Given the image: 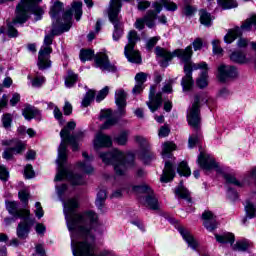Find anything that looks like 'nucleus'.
Listing matches in <instances>:
<instances>
[{"label": "nucleus", "instance_id": "obj_1", "mask_svg": "<svg viewBox=\"0 0 256 256\" xmlns=\"http://www.w3.org/2000/svg\"><path fill=\"white\" fill-rule=\"evenodd\" d=\"M67 191V185H56V192L63 203V212L66 225L70 231L72 253L74 256H117L111 250H104L95 254V235L93 229L97 225V214L93 211L77 213L79 200L71 198L65 202L63 195Z\"/></svg>", "mask_w": 256, "mask_h": 256}, {"label": "nucleus", "instance_id": "obj_2", "mask_svg": "<svg viewBox=\"0 0 256 256\" xmlns=\"http://www.w3.org/2000/svg\"><path fill=\"white\" fill-rule=\"evenodd\" d=\"M61 11H63V3L60 1H56L50 10V16L53 21V28L51 30V35H46L44 37V44L41 47L38 54V68L40 70L49 69L51 67V60L49 57L51 53H53V37L55 35H61V33H65L71 29V25H73V15L76 21H80L83 16V2H73L72 8L67 10L59 21V15H61Z\"/></svg>", "mask_w": 256, "mask_h": 256}, {"label": "nucleus", "instance_id": "obj_3", "mask_svg": "<svg viewBox=\"0 0 256 256\" xmlns=\"http://www.w3.org/2000/svg\"><path fill=\"white\" fill-rule=\"evenodd\" d=\"M155 54L157 57L163 59L160 61L161 67H168L169 61H171L173 57H178V59H180V63L184 65L185 73V76L181 81L184 93L193 89V85L195 84L193 81V71H201L200 76L196 80V84L199 89H205V87L209 85V66L207 65V62L195 64L191 61V57H193V47L187 46L185 49H176L171 53L165 48L157 46L155 48Z\"/></svg>", "mask_w": 256, "mask_h": 256}, {"label": "nucleus", "instance_id": "obj_4", "mask_svg": "<svg viewBox=\"0 0 256 256\" xmlns=\"http://www.w3.org/2000/svg\"><path fill=\"white\" fill-rule=\"evenodd\" d=\"M75 127H77L75 121H70L60 131L62 141L58 148V156L56 159L58 172L54 181H63V179H68L72 185H84L85 179L82 175L73 174L65 168V163H67V144L65 142L67 141L72 145L73 151H77L79 149V141H83V137H85L84 132H78L75 135H71L75 130Z\"/></svg>", "mask_w": 256, "mask_h": 256}, {"label": "nucleus", "instance_id": "obj_5", "mask_svg": "<svg viewBox=\"0 0 256 256\" xmlns=\"http://www.w3.org/2000/svg\"><path fill=\"white\" fill-rule=\"evenodd\" d=\"M37 3H41V0H21L16 7V18L11 23H8V37H17L19 35L17 29L13 26L17 25V23H25L28 13H33L35 20L40 21L41 17H43V9Z\"/></svg>", "mask_w": 256, "mask_h": 256}, {"label": "nucleus", "instance_id": "obj_6", "mask_svg": "<svg viewBox=\"0 0 256 256\" xmlns=\"http://www.w3.org/2000/svg\"><path fill=\"white\" fill-rule=\"evenodd\" d=\"M105 165H113L116 175H125L129 167H133L135 163V155L133 153H123L118 149H113L111 152L100 153Z\"/></svg>", "mask_w": 256, "mask_h": 256}, {"label": "nucleus", "instance_id": "obj_7", "mask_svg": "<svg viewBox=\"0 0 256 256\" xmlns=\"http://www.w3.org/2000/svg\"><path fill=\"white\" fill-rule=\"evenodd\" d=\"M199 101H201V98H199V96H196L194 103L192 104V107L188 110L187 114V121L189 125L194 129L192 135H190L188 139L189 149H193L196 145H199L201 141H203V134L199 129V125H201Z\"/></svg>", "mask_w": 256, "mask_h": 256}, {"label": "nucleus", "instance_id": "obj_8", "mask_svg": "<svg viewBox=\"0 0 256 256\" xmlns=\"http://www.w3.org/2000/svg\"><path fill=\"white\" fill-rule=\"evenodd\" d=\"M121 0H110L108 8V18L110 23L114 26L113 41H119L123 37V24H121Z\"/></svg>", "mask_w": 256, "mask_h": 256}, {"label": "nucleus", "instance_id": "obj_9", "mask_svg": "<svg viewBox=\"0 0 256 256\" xmlns=\"http://www.w3.org/2000/svg\"><path fill=\"white\" fill-rule=\"evenodd\" d=\"M128 44L124 47V55L129 63H141V54L135 49L138 41H141L137 31L131 30L128 33Z\"/></svg>", "mask_w": 256, "mask_h": 256}, {"label": "nucleus", "instance_id": "obj_10", "mask_svg": "<svg viewBox=\"0 0 256 256\" xmlns=\"http://www.w3.org/2000/svg\"><path fill=\"white\" fill-rule=\"evenodd\" d=\"M253 25L256 26V15H252L250 18L246 19L240 28L239 26H236L230 29L224 36L225 43H233L237 37H241V35H243V31H251V27H253Z\"/></svg>", "mask_w": 256, "mask_h": 256}, {"label": "nucleus", "instance_id": "obj_11", "mask_svg": "<svg viewBox=\"0 0 256 256\" xmlns=\"http://www.w3.org/2000/svg\"><path fill=\"white\" fill-rule=\"evenodd\" d=\"M153 8L155 11H149L143 18L136 19V22L134 23L135 29L143 31V29H145V25H147L149 29H153V27H155V17H157V13H161L163 7L159 2H156L153 4Z\"/></svg>", "mask_w": 256, "mask_h": 256}, {"label": "nucleus", "instance_id": "obj_12", "mask_svg": "<svg viewBox=\"0 0 256 256\" xmlns=\"http://www.w3.org/2000/svg\"><path fill=\"white\" fill-rule=\"evenodd\" d=\"M197 163L203 171H216L218 173H223V170L215 160L213 156H211L207 152H200Z\"/></svg>", "mask_w": 256, "mask_h": 256}, {"label": "nucleus", "instance_id": "obj_13", "mask_svg": "<svg viewBox=\"0 0 256 256\" xmlns=\"http://www.w3.org/2000/svg\"><path fill=\"white\" fill-rule=\"evenodd\" d=\"M2 145H8L9 148H7L3 152V159H6V161H10V159H13V155H19L22 151H25V143H23L21 140H4L2 141Z\"/></svg>", "mask_w": 256, "mask_h": 256}, {"label": "nucleus", "instance_id": "obj_14", "mask_svg": "<svg viewBox=\"0 0 256 256\" xmlns=\"http://www.w3.org/2000/svg\"><path fill=\"white\" fill-rule=\"evenodd\" d=\"M132 190L134 191V193H147L148 196L145 199V205H147V207H149L153 211L159 209L157 198L153 196V190L151 189V187H149V185L144 184L141 186H133Z\"/></svg>", "mask_w": 256, "mask_h": 256}, {"label": "nucleus", "instance_id": "obj_15", "mask_svg": "<svg viewBox=\"0 0 256 256\" xmlns=\"http://www.w3.org/2000/svg\"><path fill=\"white\" fill-rule=\"evenodd\" d=\"M94 63L104 73H115L117 71V67L109 61V56L103 52H99L94 56Z\"/></svg>", "mask_w": 256, "mask_h": 256}, {"label": "nucleus", "instance_id": "obj_16", "mask_svg": "<svg viewBox=\"0 0 256 256\" xmlns=\"http://www.w3.org/2000/svg\"><path fill=\"white\" fill-rule=\"evenodd\" d=\"M239 75L237 68L232 65L220 64L218 66V81L220 83H227L229 79H235Z\"/></svg>", "mask_w": 256, "mask_h": 256}, {"label": "nucleus", "instance_id": "obj_17", "mask_svg": "<svg viewBox=\"0 0 256 256\" xmlns=\"http://www.w3.org/2000/svg\"><path fill=\"white\" fill-rule=\"evenodd\" d=\"M115 103L117 105L118 117H125V107H127V93L125 90L119 89L115 92Z\"/></svg>", "mask_w": 256, "mask_h": 256}, {"label": "nucleus", "instance_id": "obj_18", "mask_svg": "<svg viewBox=\"0 0 256 256\" xmlns=\"http://www.w3.org/2000/svg\"><path fill=\"white\" fill-rule=\"evenodd\" d=\"M34 223V219L31 220L29 216H24V220L18 224L16 229L17 237L19 239H27V237H29V232L31 231V226Z\"/></svg>", "mask_w": 256, "mask_h": 256}, {"label": "nucleus", "instance_id": "obj_19", "mask_svg": "<svg viewBox=\"0 0 256 256\" xmlns=\"http://www.w3.org/2000/svg\"><path fill=\"white\" fill-rule=\"evenodd\" d=\"M6 209L8 213L14 217V219H23V217H29L31 213L28 209L19 208V204L17 202H6Z\"/></svg>", "mask_w": 256, "mask_h": 256}, {"label": "nucleus", "instance_id": "obj_20", "mask_svg": "<svg viewBox=\"0 0 256 256\" xmlns=\"http://www.w3.org/2000/svg\"><path fill=\"white\" fill-rule=\"evenodd\" d=\"M163 104V98L161 94L155 96V86L150 87L149 101L147 102L148 108L152 113H155L159 107Z\"/></svg>", "mask_w": 256, "mask_h": 256}, {"label": "nucleus", "instance_id": "obj_21", "mask_svg": "<svg viewBox=\"0 0 256 256\" xmlns=\"http://www.w3.org/2000/svg\"><path fill=\"white\" fill-rule=\"evenodd\" d=\"M93 145L94 149L97 151L103 147H111V145H113V140L111 139V136L99 132L94 138Z\"/></svg>", "mask_w": 256, "mask_h": 256}, {"label": "nucleus", "instance_id": "obj_22", "mask_svg": "<svg viewBox=\"0 0 256 256\" xmlns=\"http://www.w3.org/2000/svg\"><path fill=\"white\" fill-rule=\"evenodd\" d=\"M202 219L204 221V227L207 231H215L217 229V216L213 212L206 210L202 214Z\"/></svg>", "mask_w": 256, "mask_h": 256}, {"label": "nucleus", "instance_id": "obj_23", "mask_svg": "<svg viewBox=\"0 0 256 256\" xmlns=\"http://www.w3.org/2000/svg\"><path fill=\"white\" fill-rule=\"evenodd\" d=\"M82 157H84V161L77 164V169L86 173V175H91L94 171V168L91 165V163H93V156H89L87 152H83Z\"/></svg>", "mask_w": 256, "mask_h": 256}, {"label": "nucleus", "instance_id": "obj_24", "mask_svg": "<svg viewBox=\"0 0 256 256\" xmlns=\"http://www.w3.org/2000/svg\"><path fill=\"white\" fill-rule=\"evenodd\" d=\"M178 231L182 236V238L184 239V241L187 243L188 247H190V249H193V251H197V247H199V243L197 242L195 237H193V234H191L189 230L183 227H179Z\"/></svg>", "mask_w": 256, "mask_h": 256}, {"label": "nucleus", "instance_id": "obj_25", "mask_svg": "<svg viewBox=\"0 0 256 256\" xmlns=\"http://www.w3.org/2000/svg\"><path fill=\"white\" fill-rule=\"evenodd\" d=\"M22 115L27 121H31V119H37L38 121H41V111L35 108V106L26 105Z\"/></svg>", "mask_w": 256, "mask_h": 256}, {"label": "nucleus", "instance_id": "obj_26", "mask_svg": "<svg viewBox=\"0 0 256 256\" xmlns=\"http://www.w3.org/2000/svg\"><path fill=\"white\" fill-rule=\"evenodd\" d=\"M244 209H245L246 217L243 219V224L245 225L248 219H255L256 203L251 199L246 200Z\"/></svg>", "mask_w": 256, "mask_h": 256}, {"label": "nucleus", "instance_id": "obj_27", "mask_svg": "<svg viewBox=\"0 0 256 256\" xmlns=\"http://www.w3.org/2000/svg\"><path fill=\"white\" fill-rule=\"evenodd\" d=\"M173 177H175V170H173V164H171V162L169 161H166L160 181L161 183H169V181H173Z\"/></svg>", "mask_w": 256, "mask_h": 256}, {"label": "nucleus", "instance_id": "obj_28", "mask_svg": "<svg viewBox=\"0 0 256 256\" xmlns=\"http://www.w3.org/2000/svg\"><path fill=\"white\" fill-rule=\"evenodd\" d=\"M100 119H106L104 124L101 126V129H109L110 127H113L115 123H117V119L113 117V111L111 110L103 111L100 115Z\"/></svg>", "mask_w": 256, "mask_h": 256}, {"label": "nucleus", "instance_id": "obj_29", "mask_svg": "<svg viewBox=\"0 0 256 256\" xmlns=\"http://www.w3.org/2000/svg\"><path fill=\"white\" fill-rule=\"evenodd\" d=\"M230 60L239 65H247V63H251V58H248L247 55L241 51L233 52L230 55Z\"/></svg>", "mask_w": 256, "mask_h": 256}, {"label": "nucleus", "instance_id": "obj_30", "mask_svg": "<svg viewBox=\"0 0 256 256\" xmlns=\"http://www.w3.org/2000/svg\"><path fill=\"white\" fill-rule=\"evenodd\" d=\"M215 239L218 243H229L233 245L235 243V235L231 232H224L222 234H215Z\"/></svg>", "mask_w": 256, "mask_h": 256}, {"label": "nucleus", "instance_id": "obj_31", "mask_svg": "<svg viewBox=\"0 0 256 256\" xmlns=\"http://www.w3.org/2000/svg\"><path fill=\"white\" fill-rule=\"evenodd\" d=\"M175 149H177V146L175 145V143L173 142H165L162 145V158L163 159H169L171 158V153H173V151H175Z\"/></svg>", "mask_w": 256, "mask_h": 256}, {"label": "nucleus", "instance_id": "obj_32", "mask_svg": "<svg viewBox=\"0 0 256 256\" xmlns=\"http://www.w3.org/2000/svg\"><path fill=\"white\" fill-rule=\"evenodd\" d=\"M199 15L201 24L205 25V27H211L213 24V17H211V14L205 10H200Z\"/></svg>", "mask_w": 256, "mask_h": 256}, {"label": "nucleus", "instance_id": "obj_33", "mask_svg": "<svg viewBox=\"0 0 256 256\" xmlns=\"http://www.w3.org/2000/svg\"><path fill=\"white\" fill-rule=\"evenodd\" d=\"M177 173L180 177H189L191 175V168L187 165V162L182 161L177 168Z\"/></svg>", "mask_w": 256, "mask_h": 256}, {"label": "nucleus", "instance_id": "obj_34", "mask_svg": "<svg viewBox=\"0 0 256 256\" xmlns=\"http://www.w3.org/2000/svg\"><path fill=\"white\" fill-rule=\"evenodd\" d=\"M175 195L180 199H189V190L183 186V182L175 189Z\"/></svg>", "mask_w": 256, "mask_h": 256}, {"label": "nucleus", "instance_id": "obj_35", "mask_svg": "<svg viewBox=\"0 0 256 256\" xmlns=\"http://www.w3.org/2000/svg\"><path fill=\"white\" fill-rule=\"evenodd\" d=\"M28 79L31 81V85L34 88L42 87L45 83V76L37 74L33 79H31V75H28Z\"/></svg>", "mask_w": 256, "mask_h": 256}, {"label": "nucleus", "instance_id": "obj_36", "mask_svg": "<svg viewBox=\"0 0 256 256\" xmlns=\"http://www.w3.org/2000/svg\"><path fill=\"white\" fill-rule=\"evenodd\" d=\"M77 83V74H75L73 71H68L67 77L65 79V86L68 89H71L73 85Z\"/></svg>", "mask_w": 256, "mask_h": 256}, {"label": "nucleus", "instance_id": "obj_37", "mask_svg": "<svg viewBox=\"0 0 256 256\" xmlns=\"http://www.w3.org/2000/svg\"><path fill=\"white\" fill-rule=\"evenodd\" d=\"M94 56L95 52L91 49H82L80 51V60L82 61V63H85V61H91Z\"/></svg>", "mask_w": 256, "mask_h": 256}, {"label": "nucleus", "instance_id": "obj_38", "mask_svg": "<svg viewBox=\"0 0 256 256\" xmlns=\"http://www.w3.org/2000/svg\"><path fill=\"white\" fill-rule=\"evenodd\" d=\"M95 99V91L90 90L86 93L82 100V107H89L91 103H93V100Z\"/></svg>", "mask_w": 256, "mask_h": 256}, {"label": "nucleus", "instance_id": "obj_39", "mask_svg": "<svg viewBox=\"0 0 256 256\" xmlns=\"http://www.w3.org/2000/svg\"><path fill=\"white\" fill-rule=\"evenodd\" d=\"M105 199H107V192L105 190H100L96 198V207H98V209H103Z\"/></svg>", "mask_w": 256, "mask_h": 256}, {"label": "nucleus", "instance_id": "obj_40", "mask_svg": "<svg viewBox=\"0 0 256 256\" xmlns=\"http://www.w3.org/2000/svg\"><path fill=\"white\" fill-rule=\"evenodd\" d=\"M217 3L222 9H233L237 7V1L235 0H217Z\"/></svg>", "mask_w": 256, "mask_h": 256}, {"label": "nucleus", "instance_id": "obj_41", "mask_svg": "<svg viewBox=\"0 0 256 256\" xmlns=\"http://www.w3.org/2000/svg\"><path fill=\"white\" fill-rule=\"evenodd\" d=\"M128 138H129V131L125 130V131H122L116 138H114V141H116L118 145H126Z\"/></svg>", "mask_w": 256, "mask_h": 256}, {"label": "nucleus", "instance_id": "obj_42", "mask_svg": "<svg viewBox=\"0 0 256 256\" xmlns=\"http://www.w3.org/2000/svg\"><path fill=\"white\" fill-rule=\"evenodd\" d=\"M249 249V241L240 240L233 246L234 251H247Z\"/></svg>", "mask_w": 256, "mask_h": 256}, {"label": "nucleus", "instance_id": "obj_43", "mask_svg": "<svg viewBox=\"0 0 256 256\" xmlns=\"http://www.w3.org/2000/svg\"><path fill=\"white\" fill-rule=\"evenodd\" d=\"M140 159L143 161V163L148 164L149 162L153 161V159H155V154L149 152V150H146L140 154Z\"/></svg>", "mask_w": 256, "mask_h": 256}, {"label": "nucleus", "instance_id": "obj_44", "mask_svg": "<svg viewBox=\"0 0 256 256\" xmlns=\"http://www.w3.org/2000/svg\"><path fill=\"white\" fill-rule=\"evenodd\" d=\"M160 3L167 9V11H177V4L171 2V0H160Z\"/></svg>", "mask_w": 256, "mask_h": 256}, {"label": "nucleus", "instance_id": "obj_45", "mask_svg": "<svg viewBox=\"0 0 256 256\" xmlns=\"http://www.w3.org/2000/svg\"><path fill=\"white\" fill-rule=\"evenodd\" d=\"M18 197L24 205H27V203H29V190L27 189L21 190L18 193Z\"/></svg>", "mask_w": 256, "mask_h": 256}, {"label": "nucleus", "instance_id": "obj_46", "mask_svg": "<svg viewBox=\"0 0 256 256\" xmlns=\"http://www.w3.org/2000/svg\"><path fill=\"white\" fill-rule=\"evenodd\" d=\"M107 95H109V88H108V86L104 87L97 94V96H96L97 103H101V101H103V99H105V97H107Z\"/></svg>", "mask_w": 256, "mask_h": 256}, {"label": "nucleus", "instance_id": "obj_47", "mask_svg": "<svg viewBox=\"0 0 256 256\" xmlns=\"http://www.w3.org/2000/svg\"><path fill=\"white\" fill-rule=\"evenodd\" d=\"M24 177H26V179H33V177H35V171L33 170L32 165L28 164L25 166Z\"/></svg>", "mask_w": 256, "mask_h": 256}, {"label": "nucleus", "instance_id": "obj_48", "mask_svg": "<svg viewBox=\"0 0 256 256\" xmlns=\"http://www.w3.org/2000/svg\"><path fill=\"white\" fill-rule=\"evenodd\" d=\"M169 133H171V129H169V126L167 125L161 126L158 131V137L160 138L169 137Z\"/></svg>", "mask_w": 256, "mask_h": 256}, {"label": "nucleus", "instance_id": "obj_49", "mask_svg": "<svg viewBox=\"0 0 256 256\" xmlns=\"http://www.w3.org/2000/svg\"><path fill=\"white\" fill-rule=\"evenodd\" d=\"M53 115L57 121H59L60 125H63L65 121L63 120V112L58 107L54 108Z\"/></svg>", "mask_w": 256, "mask_h": 256}, {"label": "nucleus", "instance_id": "obj_50", "mask_svg": "<svg viewBox=\"0 0 256 256\" xmlns=\"http://www.w3.org/2000/svg\"><path fill=\"white\" fill-rule=\"evenodd\" d=\"M0 179L1 181H7L9 179V170L4 165L0 166Z\"/></svg>", "mask_w": 256, "mask_h": 256}, {"label": "nucleus", "instance_id": "obj_51", "mask_svg": "<svg viewBox=\"0 0 256 256\" xmlns=\"http://www.w3.org/2000/svg\"><path fill=\"white\" fill-rule=\"evenodd\" d=\"M161 39L159 36H155L150 38L146 43V49L151 50L155 45H157V42Z\"/></svg>", "mask_w": 256, "mask_h": 256}, {"label": "nucleus", "instance_id": "obj_52", "mask_svg": "<svg viewBox=\"0 0 256 256\" xmlns=\"http://www.w3.org/2000/svg\"><path fill=\"white\" fill-rule=\"evenodd\" d=\"M219 40H214L212 42V47H213V53L215 55H221V53H223V48H221V46H219Z\"/></svg>", "mask_w": 256, "mask_h": 256}, {"label": "nucleus", "instance_id": "obj_53", "mask_svg": "<svg viewBox=\"0 0 256 256\" xmlns=\"http://www.w3.org/2000/svg\"><path fill=\"white\" fill-rule=\"evenodd\" d=\"M137 2L139 11H145V9H148L151 6V2L147 0H137Z\"/></svg>", "mask_w": 256, "mask_h": 256}, {"label": "nucleus", "instance_id": "obj_54", "mask_svg": "<svg viewBox=\"0 0 256 256\" xmlns=\"http://www.w3.org/2000/svg\"><path fill=\"white\" fill-rule=\"evenodd\" d=\"M135 81L138 84L144 85L145 81H147V74L143 72L136 74Z\"/></svg>", "mask_w": 256, "mask_h": 256}, {"label": "nucleus", "instance_id": "obj_55", "mask_svg": "<svg viewBox=\"0 0 256 256\" xmlns=\"http://www.w3.org/2000/svg\"><path fill=\"white\" fill-rule=\"evenodd\" d=\"M35 207H36V209L34 210V213L38 219H41V217H43V215H45V213L43 212V207H41V203L36 202Z\"/></svg>", "mask_w": 256, "mask_h": 256}, {"label": "nucleus", "instance_id": "obj_56", "mask_svg": "<svg viewBox=\"0 0 256 256\" xmlns=\"http://www.w3.org/2000/svg\"><path fill=\"white\" fill-rule=\"evenodd\" d=\"M11 121V114L4 115L2 118L3 127H5V129H9V127H11Z\"/></svg>", "mask_w": 256, "mask_h": 256}, {"label": "nucleus", "instance_id": "obj_57", "mask_svg": "<svg viewBox=\"0 0 256 256\" xmlns=\"http://www.w3.org/2000/svg\"><path fill=\"white\" fill-rule=\"evenodd\" d=\"M35 253L34 256H46L45 254V247H43V244H37L35 246Z\"/></svg>", "mask_w": 256, "mask_h": 256}, {"label": "nucleus", "instance_id": "obj_58", "mask_svg": "<svg viewBox=\"0 0 256 256\" xmlns=\"http://www.w3.org/2000/svg\"><path fill=\"white\" fill-rule=\"evenodd\" d=\"M197 10L195 9V7L191 6V5H186L184 7V15H186V17H191V15H193V13H195Z\"/></svg>", "mask_w": 256, "mask_h": 256}, {"label": "nucleus", "instance_id": "obj_59", "mask_svg": "<svg viewBox=\"0 0 256 256\" xmlns=\"http://www.w3.org/2000/svg\"><path fill=\"white\" fill-rule=\"evenodd\" d=\"M193 48H194V51H201V49L203 48V40H201L200 38H197L196 40H194Z\"/></svg>", "mask_w": 256, "mask_h": 256}, {"label": "nucleus", "instance_id": "obj_60", "mask_svg": "<svg viewBox=\"0 0 256 256\" xmlns=\"http://www.w3.org/2000/svg\"><path fill=\"white\" fill-rule=\"evenodd\" d=\"M135 141H136V143H139V145H141L142 147H148L149 146V142L147 141V139H145L142 136H136Z\"/></svg>", "mask_w": 256, "mask_h": 256}, {"label": "nucleus", "instance_id": "obj_61", "mask_svg": "<svg viewBox=\"0 0 256 256\" xmlns=\"http://www.w3.org/2000/svg\"><path fill=\"white\" fill-rule=\"evenodd\" d=\"M19 101H21V95H19V93H14L10 100V105L12 107H15V105H17Z\"/></svg>", "mask_w": 256, "mask_h": 256}, {"label": "nucleus", "instance_id": "obj_62", "mask_svg": "<svg viewBox=\"0 0 256 256\" xmlns=\"http://www.w3.org/2000/svg\"><path fill=\"white\" fill-rule=\"evenodd\" d=\"M247 45H249V40H247L245 38H240L237 41V47H239V49H245V47H247Z\"/></svg>", "mask_w": 256, "mask_h": 256}, {"label": "nucleus", "instance_id": "obj_63", "mask_svg": "<svg viewBox=\"0 0 256 256\" xmlns=\"http://www.w3.org/2000/svg\"><path fill=\"white\" fill-rule=\"evenodd\" d=\"M64 115H71L73 113V106L69 102H65L64 108Z\"/></svg>", "mask_w": 256, "mask_h": 256}, {"label": "nucleus", "instance_id": "obj_64", "mask_svg": "<svg viewBox=\"0 0 256 256\" xmlns=\"http://www.w3.org/2000/svg\"><path fill=\"white\" fill-rule=\"evenodd\" d=\"M143 89H144L143 84L136 83L134 88L132 89V93L134 95H139V93H141Z\"/></svg>", "mask_w": 256, "mask_h": 256}]
</instances>
